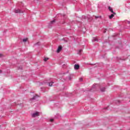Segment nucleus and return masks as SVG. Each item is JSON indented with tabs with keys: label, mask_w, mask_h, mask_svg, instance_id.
Returning a JSON list of instances; mask_svg holds the SVG:
<instances>
[{
	"label": "nucleus",
	"mask_w": 130,
	"mask_h": 130,
	"mask_svg": "<svg viewBox=\"0 0 130 130\" xmlns=\"http://www.w3.org/2000/svg\"><path fill=\"white\" fill-rule=\"evenodd\" d=\"M74 69L75 70H78V69H80V66H79V64H75L74 66Z\"/></svg>",
	"instance_id": "423d86ee"
},
{
	"label": "nucleus",
	"mask_w": 130,
	"mask_h": 130,
	"mask_svg": "<svg viewBox=\"0 0 130 130\" xmlns=\"http://www.w3.org/2000/svg\"><path fill=\"white\" fill-rule=\"evenodd\" d=\"M105 87H103L101 89V92H105Z\"/></svg>",
	"instance_id": "9d476101"
},
{
	"label": "nucleus",
	"mask_w": 130,
	"mask_h": 130,
	"mask_svg": "<svg viewBox=\"0 0 130 130\" xmlns=\"http://www.w3.org/2000/svg\"><path fill=\"white\" fill-rule=\"evenodd\" d=\"M50 121H51V122H52V121H53V119H50Z\"/></svg>",
	"instance_id": "6ab92c4d"
},
{
	"label": "nucleus",
	"mask_w": 130,
	"mask_h": 130,
	"mask_svg": "<svg viewBox=\"0 0 130 130\" xmlns=\"http://www.w3.org/2000/svg\"><path fill=\"white\" fill-rule=\"evenodd\" d=\"M53 83H54L53 82L49 83V87L52 86V84H53Z\"/></svg>",
	"instance_id": "9b49d317"
},
{
	"label": "nucleus",
	"mask_w": 130,
	"mask_h": 130,
	"mask_svg": "<svg viewBox=\"0 0 130 130\" xmlns=\"http://www.w3.org/2000/svg\"><path fill=\"white\" fill-rule=\"evenodd\" d=\"M95 41H98V39L96 38H93L92 40V42H95Z\"/></svg>",
	"instance_id": "0eeeda50"
},
{
	"label": "nucleus",
	"mask_w": 130,
	"mask_h": 130,
	"mask_svg": "<svg viewBox=\"0 0 130 130\" xmlns=\"http://www.w3.org/2000/svg\"><path fill=\"white\" fill-rule=\"evenodd\" d=\"M36 116H39V112H37L32 114V117H36Z\"/></svg>",
	"instance_id": "f03ea898"
},
{
	"label": "nucleus",
	"mask_w": 130,
	"mask_h": 130,
	"mask_svg": "<svg viewBox=\"0 0 130 130\" xmlns=\"http://www.w3.org/2000/svg\"><path fill=\"white\" fill-rule=\"evenodd\" d=\"M48 59H49V58H44V61H47V60H48Z\"/></svg>",
	"instance_id": "4468645a"
},
{
	"label": "nucleus",
	"mask_w": 130,
	"mask_h": 130,
	"mask_svg": "<svg viewBox=\"0 0 130 130\" xmlns=\"http://www.w3.org/2000/svg\"><path fill=\"white\" fill-rule=\"evenodd\" d=\"M97 86V84H94L93 86H92V88H95V87H96Z\"/></svg>",
	"instance_id": "dca6fc26"
},
{
	"label": "nucleus",
	"mask_w": 130,
	"mask_h": 130,
	"mask_svg": "<svg viewBox=\"0 0 130 130\" xmlns=\"http://www.w3.org/2000/svg\"><path fill=\"white\" fill-rule=\"evenodd\" d=\"M2 71H0V74H2Z\"/></svg>",
	"instance_id": "5701e85b"
},
{
	"label": "nucleus",
	"mask_w": 130,
	"mask_h": 130,
	"mask_svg": "<svg viewBox=\"0 0 130 130\" xmlns=\"http://www.w3.org/2000/svg\"><path fill=\"white\" fill-rule=\"evenodd\" d=\"M83 51V50L80 49L78 51V54H80V53Z\"/></svg>",
	"instance_id": "f8f14e48"
},
{
	"label": "nucleus",
	"mask_w": 130,
	"mask_h": 130,
	"mask_svg": "<svg viewBox=\"0 0 130 130\" xmlns=\"http://www.w3.org/2000/svg\"><path fill=\"white\" fill-rule=\"evenodd\" d=\"M62 16V17H66V15H64V14H63Z\"/></svg>",
	"instance_id": "412c9836"
},
{
	"label": "nucleus",
	"mask_w": 130,
	"mask_h": 130,
	"mask_svg": "<svg viewBox=\"0 0 130 130\" xmlns=\"http://www.w3.org/2000/svg\"><path fill=\"white\" fill-rule=\"evenodd\" d=\"M95 19H98V18H101V16H95Z\"/></svg>",
	"instance_id": "2eb2a0df"
},
{
	"label": "nucleus",
	"mask_w": 130,
	"mask_h": 130,
	"mask_svg": "<svg viewBox=\"0 0 130 130\" xmlns=\"http://www.w3.org/2000/svg\"><path fill=\"white\" fill-rule=\"evenodd\" d=\"M3 56V54H0V57H2Z\"/></svg>",
	"instance_id": "aec40b11"
},
{
	"label": "nucleus",
	"mask_w": 130,
	"mask_h": 130,
	"mask_svg": "<svg viewBox=\"0 0 130 130\" xmlns=\"http://www.w3.org/2000/svg\"><path fill=\"white\" fill-rule=\"evenodd\" d=\"M128 22V24H130V21H127Z\"/></svg>",
	"instance_id": "4be33fe9"
},
{
	"label": "nucleus",
	"mask_w": 130,
	"mask_h": 130,
	"mask_svg": "<svg viewBox=\"0 0 130 130\" xmlns=\"http://www.w3.org/2000/svg\"><path fill=\"white\" fill-rule=\"evenodd\" d=\"M27 40H28L27 38L23 39V42H26L27 41Z\"/></svg>",
	"instance_id": "ddd939ff"
},
{
	"label": "nucleus",
	"mask_w": 130,
	"mask_h": 130,
	"mask_svg": "<svg viewBox=\"0 0 130 130\" xmlns=\"http://www.w3.org/2000/svg\"><path fill=\"white\" fill-rule=\"evenodd\" d=\"M113 17H114V14H111V15L109 16V19H112V18H113Z\"/></svg>",
	"instance_id": "6e6552de"
},
{
	"label": "nucleus",
	"mask_w": 130,
	"mask_h": 130,
	"mask_svg": "<svg viewBox=\"0 0 130 130\" xmlns=\"http://www.w3.org/2000/svg\"><path fill=\"white\" fill-rule=\"evenodd\" d=\"M62 49V47L61 46H59L57 50V53H59V52H60V51Z\"/></svg>",
	"instance_id": "39448f33"
},
{
	"label": "nucleus",
	"mask_w": 130,
	"mask_h": 130,
	"mask_svg": "<svg viewBox=\"0 0 130 130\" xmlns=\"http://www.w3.org/2000/svg\"><path fill=\"white\" fill-rule=\"evenodd\" d=\"M38 98H39V96L38 95H36L34 96V97L30 99L29 101H33L34 100H38Z\"/></svg>",
	"instance_id": "f257e3e1"
},
{
	"label": "nucleus",
	"mask_w": 130,
	"mask_h": 130,
	"mask_svg": "<svg viewBox=\"0 0 130 130\" xmlns=\"http://www.w3.org/2000/svg\"><path fill=\"white\" fill-rule=\"evenodd\" d=\"M40 44V42H38L36 44V45H39Z\"/></svg>",
	"instance_id": "a211bd4d"
},
{
	"label": "nucleus",
	"mask_w": 130,
	"mask_h": 130,
	"mask_svg": "<svg viewBox=\"0 0 130 130\" xmlns=\"http://www.w3.org/2000/svg\"><path fill=\"white\" fill-rule=\"evenodd\" d=\"M14 13H15L16 14H18V13H23V11H21L19 9H17L14 11Z\"/></svg>",
	"instance_id": "20e7f679"
},
{
	"label": "nucleus",
	"mask_w": 130,
	"mask_h": 130,
	"mask_svg": "<svg viewBox=\"0 0 130 130\" xmlns=\"http://www.w3.org/2000/svg\"><path fill=\"white\" fill-rule=\"evenodd\" d=\"M53 23H55V19H54L52 21H50L49 25H51V24H53Z\"/></svg>",
	"instance_id": "1a4fd4ad"
},
{
	"label": "nucleus",
	"mask_w": 130,
	"mask_h": 130,
	"mask_svg": "<svg viewBox=\"0 0 130 130\" xmlns=\"http://www.w3.org/2000/svg\"><path fill=\"white\" fill-rule=\"evenodd\" d=\"M79 81H80V82H82V81H83V78H80V79H79Z\"/></svg>",
	"instance_id": "f3484780"
},
{
	"label": "nucleus",
	"mask_w": 130,
	"mask_h": 130,
	"mask_svg": "<svg viewBox=\"0 0 130 130\" xmlns=\"http://www.w3.org/2000/svg\"><path fill=\"white\" fill-rule=\"evenodd\" d=\"M109 10L111 13H112V14L115 15V12H113V9H112V8H111L110 6H109Z\"/></svg>",
	"instance_id": "7ed1b4c3"
},
{
	"label": "nucleus",
	"mask_w": 130,
	"mask_h": 130,
	"mask_svg": "<svg viewBox=\"0 0 130 130\" xmlns=\"http://www.w3.org/2000/svg\"><path fill=\"white\" fill-rule=\"evenodd\" d=\"M129 102H130V101Z\"/></svg>",
	"instance_id": "b1692460"
}]
</instances>
